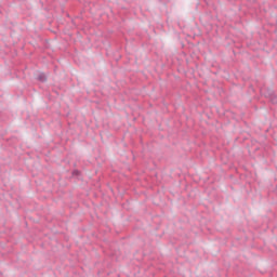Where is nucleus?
I'll return each mask as SVG.
<instances>
[{
    "label": "nucleus",
    "mask_w": 277,
    "mask_h": 277,
    "mask_svg": "<svg viewBox=\"0 0 277 277\" xmlns=\"http://www.w3.org/2000/svg\"><path fill=\"white\" fill-rule=\"evenodd\" d=\"M38 81H41V83H44L47 81V75H44L43 72L39 74Z\"/></svg>",
    "instance_id": "f257e3e1"
}]
</instances>
